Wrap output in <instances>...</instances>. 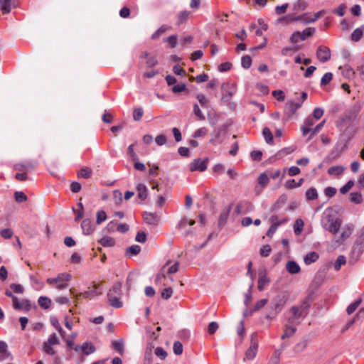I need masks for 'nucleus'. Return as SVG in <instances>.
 I'll use <instances>...</instances> for the list:
<instances>
[{
    "instance_id": "obj_1",
    "label": "nucleus",
    "mask_w": 364,
    "mask_h": 364,
    "mask_svg": "<svg viewBox=\"0 0 364 364\" xmlns=\"http://www.w3.org/2000/svg\"><path fill=\"white\" fill-rule=\"evenodd\" d=\"M363 106V102L360 101H357L350 105L336 120V126L339 129H343L353 124L356 121Z\"/></svg>"
},
{
    "instance_id": "obj_2",
    "label": "nucleus",
    "mask_w": 364,
    "mask_h": 364,
    "mask_svg": "<svg viewBox=\"0 0 364 364\" xmlns=\"http://www.w3.org/2000/svg\"><path fill=\"white\" fill-rule=\"evenodd\" d=\"M313 300V295L309 294L301 301L299 306H291L289 311L292 316L288 318V321L294 323L296 320L304 319L309 313Z\"/></svg>"
},
{
    "instance_id": "obj_3",
    "label": "nucleus",
    "mask_w": 364,
    "mask_h": 364,
    "mask_svg": "<svg viewBox=\"0 0 364 364\" xmlns=\"http://www.w3.org/2000/svg\"><path fill=\"white\" fill-rule=\"evenodd\" d=\"M289 299V295L286 291L279 292L270 302L269 308L271 309L269 314L267 315V318L272 319L282 311Z\"/></svg>"
},
{
    "instance_id": "obj_4",
    "label": "nucleus",
    "mask_w": 364,
    "mask_h": 364,
    "mask_svg": "<svg viewBox=\"0 0 364 364\" xmlns=\"http://www.w3.org/2000/svg\"><path fill=\"white\" fill-rule=\"evenodd\" d=\"M321 224L326 230L333 234H336L341 225V220L335 213H324Z\"/></svg>"
},
{
    "instance_id": "obj_5",
    "label": "nucleus",
    "mask_w": 364,
    "mask_h": 364,
    "mask_svg": "<svg viewBox=\"0 0 364 364\" xmlns=\"http://www.w3.org/2000/svg\"><path fill=\"white\" fill-rule=\"evenodd\" d=\"M316 29L312 27H308L303 31H295L289 38V41L294 44H296L299 41H305L307 38L311 37L315 33Z\"/></svg>"
},
{
    "instance_id": "obj_6",
    "label": "nucleus",
    "mask_w": 364,
    "mask_h": 364,
    "mask_svg": "<svg viewBox=\"0 0 364 364\" xmlns=\"http://www.w3.org/2000/svg\"><path fill=\"white\" fill-rule=\"evenodd\" d=\"M222 97L221 100L223 102H229L232 95L236 92V87L235 85L231 84L228 82L223 83L221 86Z\"/></svg>"
},
{
    "instance_id": "obj_7",
    "label": "nucleus",
    "mask_w": 364,
    "mask_h": 364,
    "mask_svg": "<svg viewBox=\"0 0 364 364\" xmlns=\"http://www.w3.org/2000/svg\"><path fill=\"white\" fill-rule=\"evenodd\" d=\"M208 161H209L208 158H205L203 160L200 158H197L189 164V170L191 172H194V171L203 172L207 169Z\"/></svg>"
},
{
    "instance_id": "obj_8",
    "label": "nucleus",
    "mask_w": 364,
    "mask_h": 364,
    "mask_svg": "<svg viewBox=\"0 0 364 364\" xmlns=\"http://www.w3.org/2000/svg\"><path fill=\"white\" fill-rule=\"evenodd\" d=\"M255 336H256L255 333L252 334L251 345L245 352V357L244 358V360H245L246 359L252 360L255 358L257 355L258 343L257 341L255 340Z\"/></svg>"
},
{
    "instance_id": "obj_9",
    "label": "nucleus",
    "mask_w": 364,
    "mask_h": 364,
    "mask_svg": "<svg viewBox=\"0 0 364 364\" xmlns=\"http://www.w3.org/2000/svg\"><path fill=\"white\" fill-rule=\"evenodd\" d=\"M331 50L328 47L320 46L316 50V57L321 63H326L331 58Z\"/></svg>"
},
{
    "instance_id": "obj_10",
    "label": "nucleus",
    "mask_w": 364,
    "mask_h": 364,
    "mask_svg": "<svg viewBox=\"0 0 364 364\" xmlns=\"http://www.w3.org/2000/svg\"><path fill=\"white\" fill-rule=\"evenodd\" d=\"M103 292V288L101 286L95 285L88 290L81 293V296L85 298H94L95 296H100Z\"/></svg>"
},
{
    "instance_id": "obj_11",
    "label": "nucleus",
    "mask_w": 364,
    "mask_h": 364,
    "mask_svg": "<svg viewBox=\"0 0 364 364\" xmlns=\"http://www.w3.org/2000/svg\"><path fill=\"white\" fill-rule=\"evenodd\" d=\"M345 146V144H336L333 150L325 158V161L327 163L332 162L340 156Z\"/></svg>"
},
{
    "instance_id": "obj_12",
    "label": "nucleus",
    "mask_w": 364,
    "mask_h": 364,
    "mask_svg": "<svg viewBox=\"0 0 364 364\" xmlns=\"http://www.w3.org/2000/svg\"><path fill=\"white\" fill-rule=\"evenodd\" d=\"M315 124V119L312 117L311 115L309 116L304 121L302 126L301 127V130L303 136L307 135L311 131V127Z\"/></svg>"
},
{
    "instance_id": "obj_13",
    "label": "nucleus",
    "mask_w": 364,
    "mask_h": 364,
    "mask_svg": "<svg viewBox=\"0 0 364 364\" xmlns=\"http://www.w3.org/2000/svg\"><path fill=\"white\" fill-rule=\"evenodd\" d=\"M82 233L85 235H91L95 230V225L90 219H84L81 223Z\"/></svg>"
},
{
    "instance_id": "obj_14",
    "label": "nucleus",
    "mask_w": 364,
    "mask_h": 364,
    "mask_svg": "<svg viewBox=\"0 0 364 364\" xmlns=\"http://www.w3.org/2000/svg\"><path fill=\"white\" fill-rule=\"evenodd\" d=\"M13 306L16 310H26L29 311L31 308V302L28 299H23L19 301L16 297V300L13 301Z\"/></svg>"
},
{
    "instance_id": "obj_15",
    "label": "nucleus",
    "mask_w": 364,
    "mask_h": 364,
    "mask_svg": "<svg viewBox=\"0 0 364 364\" xmlns=\"http://www.w3.org/2000/svg\"><path fill=\"white\" fill-rule=\"evenodd\" d=\"M71 275L68 273L64 272L59 274L57 277L55 278H48L46 282L49 285H54V283H57V280H60L63 282L67 283L70 281Z\"/></svg>"
},
{
    "instance_id": "obj_16",
    "label": "nucleus",
    "mask_w": 364,
    "mask_h": 364,
    "mask_svg": "<svg viewBox=\"0 0 364 364\" xmlns=\"http://www.w3.org/2000/svg\"><path fill=\"white\" fill-rule=\"evenodd\" d=\"M270 282V279L267 277V272L263 271L259 274L257 288L259 291H263L266 285Z\"/></svg>"
},
{
    "instance_id": "obj_17",
    "label": "nucleus",
    "mask_w": 364,
    "mask_h": 364,
    "mask_svg": "<svg viewBox=\"0 0 364 364\" xmlns=\"http://www.w3.org/2000/svg\"><path fill=\"white\" fill-rule=\"evenodd\" d=\"M232 206V204L229 205L225 210L220 213L218 218V226L220 228H223L226 224Z\"/></svg>"
},
{
    "instance_id": "obj_18",
    "label": "nucleus",
    "mask_w": 364,
    "mask_h": 364,
    "mask_svg": "<svg viewBox=\"0 0 364 364\" xmlns=\"http://www.w3.org/2000/svg\"><path fill=\"white\" fill-rule=\"evenodd\" d=\"M144 220L146 223L151 225H156L159 221V216L155 213L145 212Z\"/></svg>"
},
{
    "instance_id": "obj_19",
    "label": "nucleus",
    "mask_w": 364,
    "mask_h": 364,
    "mask_svg": "<svg viewBox=\"0 0 364 364\" xmlns=\"http://www.w3.org/2000/svg\"><path fill=\"white\" fill-rule=\"evenodd\" d=\"M339 70H341V74L345 78L351 79L354 77L355 71L348 64L340 66Z\"/></svg>"
},
{
    "instance_id": "obj_20",
    "label": "nucleus",
    "mask_w": 364,
    "mask_h": 364,
    "mask_svg": "<svg viewBox=\"0 0 364 364\" xmlns=\"http://www.w3.org/2000/svg\"><path fill=\"white\" fill-rule=\"evenodd\" d=\"M10 355L7 343L4 341H0V362L7 359Z\"/></svg>"
},
{
    "instance_id": "obj_21",
    "label": "nucleus",
    "mask_w": 364,
    "mask_h": 364,
    "mask_svg": "<svg viewBox=\"0 0 364 364\" xmlns=\"http://www.w3.org/2000/svg\"><path fill=\"white\" fill-rule=\"evenodd\" d=\"M107 300L109 304L114 308H120L122 306V302L120 301L119 296L116 295H111V294H107Z\"/></svg>"
},
{
    "instance_id": "obj_22",
    "label": "nucleus",
    "mask_w": 364,
    "mask_h": 364,
    "mask_svg": "<svg viewBox=\"0 0 364 364\" xmlns=\"http://www.w3.org/2000/svg\"><path fill=\"white\" fill-rule=\"evenodd\" d=\"M286 269L287 272L291 274H297L301 270L299 265L293 260L287 262L286 264Z\"/></svg>"
},
{
    "instance_id": "obj_23",
    "label": "nucleus",
    "mask_w": 364,
    "mask_h": 364,
    "mask_svg": "<svg viewBox=\"0 0 364 364\" xmlns=\"http://www.w3.org/2000/svg\"><path fill=\"white\" fill-rule=\"evenodd\" d=\"M137 196L139 199L144 200L148 196V189L143 183H139L136 186Z\"/></svg>"
},
{
    "instance_id": "obj_24",
    "label": "nucleus",
    "mask_w": 364,
    "mask_h": 364,
    "mask_svg": "<svg viewBox=\"0 0 364 364\" xmlns=\"http://www.w3.org/2000/svg\"><path fill=\"white\" fill-rule=\"evenodd\" d=\"M318 258H319L318 254L314 251H312V252L307 253L305 255V257L304 258V261L306 264L309 265V264L315 262L316 261H317L318 259Z\"/></svg>"
},
{
    "instance_id": "obj_25",
    "label": "nucleus",
    "mask_w": 364,
    "mask_h": 364,
    "mask_svg": "<svg viewBox=\"0 0 364 364\" xmlns=\"http://www.w3.org/2000/svg\"><path fill=\"white\" fill-rule=\"evenodd\" d=\"M228 127V126L225 124L218 127H216L214 129L213 135L214 136V137L215 139H217L218 140V144H221L223 142V140H220V138L221 135L226 132Z\"/></svg>"
},
{
    "instance_id": "obj_26",
    "label": "nucleus",
    "mask_w": 364,
    "mask_h": 364,
    "mask_svg": "<svg viewBox=\"0 0 364 364\" xmlns=\"http://www.w3.org/2000/svg\"><path fill=\"white\" fill-rule=\"evenodd\" d=\"M251 206H252V204L250 202L246 201V200L241 201L237 204V205L235 207V212L237 215L244 214L246 213V211H245L244 208H248L249 207H251Z\"/></svg>"
},
{
    "instance_id": "obj_27",
    "label": "nucleus",
    "mask_w": 364,
    "mask_h": 364,
    "mask_svg": "<svg viewBox=\"0 0 364 364\" xmlns=\"http://www.w3.org/2000/svg\"><path fill=\"white\" fill-rule=\"evenodd\" d=\"M38 305L43 309H50L52 301L50 298L46 296H41L38 298Z\"/></svg>"
},
{
    "instance_id": "obj_28",
    "label": "nucleus",
    "mask_w": 364,
    "mask_h": 364,
    "mask_svg": "<svg viewBox=\"0 0 364 364\" xmlns=\"http://www.w3.org/2000/svg\"><path fill=\"white\" fill-rule=\"evenodd\" d=\"M141 251V247L137 245H133L127 248L125 255L128 257H132L138 255Z\"/></svg>"
},
{
    "instance_id": "obj_29",
    "label": "nucleus",
    "mask_w": 364,
    "mask_h": 364,
    "mask_svg": "<svg viewBox=\"0 0 364 364\" xmlns=\"http://www.w3.org/2000/svg\"><path fill=\"white\" fill-rule=\"evenodd\" d=\"M51 325L59 332L62 337L65 336V332L59 323L57 317L52 316L50 317Z\"/></svg>"
},
{
    "instance_id": "obj_30",
    "label": "nucleus",
    "mask_w": 364,
    "mask_h": 364,
    "mask_svg": "<svg viewBox=\"0 0 364 364\" xmlns=\"http://www.w3.org/2000/svg\"><path fill=\"white\" fill-rule=\"evenodd\" d=\"M99 243L105 247H111L115 245V240L111 237L105 236L99 240Z\"/></svg>"
},
{
    "instance_id": "obj_31",
    "label": "nucleus",
    "mask_w": 364,
    "mask_h": 364,
    "mask_svg": "<svg viewBox=\"0 0 364 364\" xmlns=\"http://www.w3.org/2000/svg\"><path fill=\"white\" fill-rule=\"evenodd\" d=\"M82 345V351L87 355L93 353L96 350L95 346L90 342H84Z\"/></svg>"
},
{
    "instance_id": "obj_32",
    "label": "nucleus",
    "mask_w": 364,
    "mask_h": 364,
    "mask_svg": "<svg viewBox=\"0 0 364 364\" xmlns=\"http://www.w3.org/2000/svg\"><path fill=\"white\" fill-rule=\"evenodd\" d=\"M363 28L364 25L360 28H355L353 31V32L351 33V40L353 41L358 42L361 39L363 33Z\"/></svg>"
},
{
    "instance_id": "obj_33",
    "label": "nucleus",
    "mask_w": 364,
    "mask_h": 364,
    "mask_svg": "<svg viewBox=\"0 0 364 364\" xmlns=\"http://www.w3.org/2000/svg\"><path fill=\"white\" fill-rule=\"evenodd\" d=\"M296 331V328L292 326H287L284 329V333L282 335L281 338L284 340L291 337Z\"/></svg>"
},
{
    "instance_id": "obj_34",
    "label": "nucleus",
    "mask_w": 364,
    "mask_h": 364,
    "mask_svg": "<svg viewBox=\"0 0 364 364\" xmlns=\"http://www.w3.org/2000/svg\"><path fill=\"white\" fill-rule=\"evenodd\" d=\"M306 198L307 200H314L318 198V192L314 187H311L306 191Z\"/></svg>"
},
{
    "instance_id": "obj_35",
    "label": "nucleus",
    "mask_w": 364,
    "mask_h": 364,
    "mask_svg": "<svg viewBox=\"0 0 364 364\" xmlns=\"http://www.w3.org/2000/svg\"><path fill=\"white\" fill-rule=\"evenodd\" d=\"M343 171L344 168L342 166H333L328 169V173L331 176H340Z\"/></svg>"
},
{
    "instance_id": "obj_36",
    "label": "nucleus",
    "mask_w": 364,
    "mask_h": 364,
    "mask_svg": "<svg viewBox=\"0 0 364 364\" xmlns=\"http://www.w3.org/2000/svg\"><path fill=\"white\" fill-rule=\"evenodd\" d=\"M361 302H362V299L358 298L355 301H353L350 305H348L346 309L347 314L349 315L352 314L357 309V308L359 306V305L361 304Z\"/></svg>"
},
{
    "instance_id": "obj_37",
    "label": "nucleus",
    "mask_w": 364,
    "mask_h": 364,
    "mask_svg": "<svg viewBox=\"0 0 364 364\" xmlns=\"http://www.w3.org/2000/svg\"><path fill=\"white\" fill-rule=\"evenodd\" d=\"M304 225V223L301 218L296 220L294 225V231L296 235H299L301 233Z\"/></svg>"
},
{
    "instance_id": "obj_38",
    "label": "nucleus",
    "mask_w": 364,
    "mask_h": 364,
    "mask_svg": "<svg viewBox=\"0 0 364 364\" xmlns=\"http://www.w3.org/2000/svg\"><path fill=\"white\" fill-rule=\"evenodd\" d=\"M262 134L264 137L265 141L268 144H273V134L268 127H264L262 130Z\"/></svg>"
},
{
    "instance_id": "obj_39",
    "label": "nucleus",
    "mask_w": 364,
    "mask_h": 364,
    "mask_svg": "<svg viewBox=\"0 0 364 364\" xmlns=\"http://www.w3.org/2000/svg\"><path fill=\"white\" fill-rule=\"evenodd\" d=\"M287 201V196L286 194H282L279 196L277 201L273 206V210H279L280 209Z\"/></svg>"
},
{
    "instance_id": "obj_40",
    "label": "nucleus",
    "mask_w": 364,
    "mask_h": 364,
    "mask_svg": "<svg viewBox=\"0 0 364 364\" xmlns=\"http://www.w3.org/2000/svg\"><path fill=\"white\" fill-rule=\"evenodd\" d=\"M11 9V0H0V9L4 14L9 13Z\"/></svg>"
},
{
    "instance_id": "obj_41",
    "label": "nucleus",
    "mask_w": 364,
    "mask_h": 364,
    "mask_svg": "<svg viewBox=\"0 0 364 364\" xmlns=\"http://www.w3.org/2000/svg\"><path fill=\"white\" fill-rule=\"evenodd\" d=\"M122 283L116 282L113 284L112 287L109 290L107 294L111 295L120 296L121 295Z\"/></svg>"
},
{
    "instance_id": "obj_42",
    "label": "nucleus",
    "mask_w": 364,
    "mask_h": 364,
    "mask_svg": "<svg viewBox=\"0 0 364 364\" xmlns=\"http://www.w3.org/2000/svg\"><path fill=\"white\" fill-rule=\"evenodd\" d=\"M36 164H33L31 162L21 163L15 165V169L18 171L28 168L33 169L36 167Z\"/></svg>"
},
{
    "instance_id": "obj_43",
    "label": "nucleus",
    "mask_w": 364,
    "mask_h": 364,
    "mask_svg": "<svg viewBox=\"0 0 364 364\" xmlns=\"http://www.w3.org/2000/svg\"><path fill=\"white\" fill-rule=\"evenodd\" d=\"M191 12L188 11H181L178 15L177 24L180 25L186 22Z\"/></svg>"
},
{
    "instance_id": "obj_44",
    "label": "nucleus",
    "mask_w": 364,
    "mask_h": 364,
    "mask_svg": "<svg viewBox=\"0 0 364 364\" xmlns=\"http://www.w3.org/2000/svg\"><path fill=\"white\" fill-rule=\"evenodd\" d=\"M301 105H302V102H290L287 105V108H288L290 114H293L296 112V110L298 109H299L301 107Z\"/></svg>"
},
{
    "instance_id": "obj_45",
    "label": "nucleus",
    "mask_w": 364,
    "mask_h": 364,
    "mask_svg": "<svg viewBox=\"0 0 364 364\" xmlns=\"http://www.w3.org/2000/svg\"><path fill=\"white\" fill-rule=\"evenodd\" d=\"M268 300L267 299H262L258 301L254 308L250 311L249 314H252L254 311H257L264 307L267 304Z\"/></svg>"
},
{
    "instance_id": "obj_46",
    "label": "nucleus",
    "mask_w": 364,
    "mask_h": 364,
    "mask_svg": "<svg viewBox=\"0 0 364 364\" xmlns=\"http://www.w3.org/2000/svg\"><path fill=\"white\" fill-rule=\"evenodd\" d=\"M350 200L355 204H360L363 202L361 193L360 192H352L350 193Z\"/></svg>"
},
{
    "instance_id": "obj_47",
    "label": "nucleus",
    "mask_w": 364,
    "mask_h": 364,
    "mask_svg": "<svg viewBox=\"0 0 364 364\" xmlns=\"http://www.w3.org/2000/svg\"><path fill=\"white\" fill-rule=\"evenodd\" d=\"M346 259L345 256L339 255L337 257V259L334 263L335 270L338 271L341 269V266L343 264H346Z\"/></svg>"
},
{
    "instance_id": "obj_48",
    "label": "nucleus",
    "mask_w": 364,
    "mask_h": 364,
    "mask_svg": "<svg viewBox=\"0 0 364 364\" xmlns=\"http://www.w3.org/2000/svg\"><path fill=\"white\" fill-rule=\"evenodd\" d=\"M252 65V58L250 55L242 56L241 58V65L245 69H248Z\"/></svg>"
},
{
    "instance_id": "obj_49",
    "label": "nucleus",
    "mask_w": 364,
    "mask_h": 364,
    "mask_svg": "<svg viewBox=\"0 0 364 364\" xmlns=\"http://www.w3.org/2000/svg\"><path fill=\"white\" fill-rule=\"evenodd\" d=\"M91 176V170L88 167L82 168L77 173V176L83 178H89Z\"/></svg>"
},
{
    "instance_id": "obj_50",
    "label": "nucleus",
    "mask_w": 364,
    "mask_h": 364,
    "mask_svg": "<svg viewBox=\"0 0 364 364\" xmlns=\"http://www.w3.org/2000/svg\"><path fill=\"white\" fill-rule=\"evenodd\" d=\"M96 223L100 225L107 219V213L105 210H98L96 213Z\"/></svg>"
},
{
    "instance_id": "obj_51",
    "label": "nucleus",
    "mask_w": 364,
    "mask_h": 364,
    "mask_svg": "<svg viewBox=\"0 0 364 364\" xmlns=\"http://www.w3.org/2000/svg\"><path fill=\"white\" fill-rule=\"evenodd\" d=\"M269 181V178L266 173H262L258 177V183L262 187L266 186Z\"/></svg>"
},
{
    "instance_id": "obj_52",
    "label": "nucleus",
    "mask_w": 364,
    "mask_h": 364,
    "mask_svg": "<svg viewBox=\"0 0 364 364\" xmlns=\"http://www.w3.org/2000/svg\"><path fill=\"white\" fill-rule=\"evenodd\" d=\"M333 79V74L330 72L326 73L321 80V86L328 85Z\"/></svg>"
},
{
    "instance_id": "obj_53",
    "label": "nucleus",
    "mask_w": 364,
    "mask_h": 364,
    "mask_svg": "<svg viewBox=\"0 0 364 364\" xmlns=\"http://www.w3.org/2000/svg\"><path fill=\"white\" fill-rule=\"evenodd\" d=\"M15 200L18 203H23L27 200V196L22 191H16L14 193Z\"/></svg>"
},
{
    "instance_id": "obj_54",
    "label": "nucleus",
    "mask_w": 364,
    "mask_h": 364,
    "mask_svg": "<svg viewBox=\"0 0 364 364\" xmlns=\"http://www.w3.org/2000/svg\"><path fill=\"white\" fill-rule=\"evenodd\" d=\"M51 346H52L48 344L47 342H44L42 346V350L45 353L53 355L55 354V351Z\"/></svg>"
},
{
    "instance_id": "obj_55",
    "label": "nucleus",
    "mask_w": 364,
    "mask_h": 364,
    "mask_svg": "<svg viewBox=\"0 0 364 364\" xmlns=\"http://www.w3.org/2000/svg\"><path fill=\"white\" fill-rule=\"evenodd\" d=\"M154 353L161 360H164L167 357V352L162 347H157L154 350Z\"/></svg>"
},
{
    "instance_id": "obj_56",
    "label": "nucleus",
    "mask_w": 364,
    "mask_h": 364,
    "mask_svg": "<svg viewBox=\"0 0 364 364\" xmlns=\"http://www.w3.org/2000/svg\"><path fill=\"white\" fill-rule=\"evenodd\" d=\"M208 133V129L206 127H200L195 131L193 134V138L204 137Z\"/></svg>"
},
{
    "instance_id": "obj_57",
    "label": "nucleus",
    "mask_w": 364,
    "mask_h": 364,
    "mask_svg": "<svg viewBox=\"0 0 364 364\" xmlns=\"http://www.w3.org/2000/svg\"><path fill=\"white\" fill-rule=\"evenodd\" d=\"M299 19H300V16L292 17L290 15H287V16L279 18L278 19V22L282 23V22L285 21L287 23H291V22H293L295 21H299Z\"/></svg>"
},
{
    "instance_id": "obj_58",
    "label": "nucleus",
    "mask_w": 364,
    "mask_h": 364,
    "mask_svg": "<svg viewBox=\"0 0 364 364\" xmlns=\"http://www.w3.org/2000/svg\"><path fill=\"white\" fill-rule=\"evenodd\" d=\"M173 353L176 355H181L182 353H183V345H182V343L180 341H175L173 343Z\"/></svg>"
},
{
    "instance_id": "obj_59",
    "label": "nucleus",
    "mask_w": 364,
    "mask_h": 364,
    "mask_svg": "<svg viewBox=\"0 0 364 364\" xmlns=\"http://www.w3.org/2000/svg\"><path fill=\"white\" fill-rule=\"evenodd\" d=\"M112 345L115 348V349L120 353L122 354L124 352V342L122 340L119 341H113L112 342Z\"/></svg>"
},
{
    "instance_id": "obj_60",
    "label": "nucleus",
    "mask_w": 364,
    "mask_h": 364,
    "mask_svg": "<svg viewBox=\"0 0 364 364\" xmlns=\"http://www.w3.org/2000/svg\"><path fill=\"white\" fill-rule=\"evenodd\" d=\"M14 235V232L10 228H5L0 231V235L4 239H10Z\"/></svg>"
},
{
    "instance_id": "obj_61",
    "label": "nucleus",
    "mask_w": 364,
    "mask_h": 364,
    "mask_svg": "<svg viewBox=\"0 0 364 364\" xmlns=\"http://www.w3.org/2000/svg\"><path fill=\"white\" fill-rule=\"evenodd\" d=\"M354 181L352 180L348 181L343 186H342L340 189V192L342 194L347 193L350 189L353 186Z\"/></svg>"
},
{
    "instance_id": "obj_62",
    "label": "nucleus",
    "mask_w": 364,
    "mask_h": 364,
    "mask_svg": "<svg viewBox=\"0 0 364 364\" xmlns=\"http://www.w3.org/2000/svg\"><path fill=\"white\" fill-rule=\"evenodd\" d=\"M144 114V110L141 107L134 109L133 112V118L135 121H139Z\"/></svg>"
},
{
    "instance_id": "obj_63",
    "label": "nucleus",
    "mask_w": 364,
    "mask_h": 364,
    "mask_svg": "<svg viewBox=\"0 0 364 364\" xmlns=\"http://www.w3.org/2000/svg\"><path fill=\"white\" fill-rule=\"evenodd\" d=\"M172 92L174 93H179L186 90V85L185 83H179L177 85H174L172 87Z\"/></svg>"
},
{
    "instance_id": "obj_64",
    "label": "nucleus",
    "mask_w": 364,
    "mask_h": 364,
    "mask_svg": "<svg viewBox=\"0 0 364 364\" xmlns=\"http://www.w3.org/2000/svg\"><path fill=\"white\" fill-rule=\"evenodd\" d=\"M10 288L16 294H23L24 291L23 287L20 284H11Z\"/></svg>"
}]
</instances>
